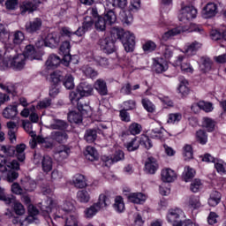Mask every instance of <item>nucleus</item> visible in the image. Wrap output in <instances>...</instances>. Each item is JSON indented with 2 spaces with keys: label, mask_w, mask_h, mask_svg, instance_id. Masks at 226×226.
I'll return each mask as SVG.
<instances>
[{
  "label": "nucleus",
  "mask_w": 226,
  "mask_h": 226,
  "mask_svg": "<svg viewBox=\"0 0 226 226\" xmlns=\"http://www.w3.org/2000/svg\"><path fill=\"white\" fill-rule=\"evenodd\" d=\"M24 59H36V49L34 46L27 45L25 49L24 55H17V51L11 45V50L4 53V56L0 58V69L13 68V70H23L26 66Z\"/></svg>",
  "instance_id": "obj_1"
},
{
  "label": "nucleus",
  "mask_w": 226,
  "mask_h": 226,
  "mask_svg": "<svg viewBox=\"0 0 226 226\" xmlns=\"http://www.w3.org/2000/svg\"><path fill=\"white\" fill-rule=\"evenodd\" d=\"M113 34L117 35L118 40H121L125 51L133 52V49H135V35L133 34L124 32L121 28H114Z\"/></svg>",
  "instance_id": "obj_2"
},
{
  "label": "nucleus",
  "mask_w": 226,
  "mask_h": 226,
  "mask_svg": "<svg viewBox=\"0 0 226 226\" xmlns=\"http://www.w3.org/2000/svg\"><path fill=\"white\" fill-rule=\"evenodd\" d=\"M189 31L190 33H199L200 34H204V28L201 26L191 24L190 27L188 26H178L165 32L162 35V39L165 41L169 40V38H172V36H177V34H181V33H185Z\"/></svg>",
  "instance_id": "obj_3"
},
{
  "label": "nucleus",
  "mask_w": 226,
  "mask_h": 226,
  "mask_svg": "<svg viewBox=\"0 0 226 226\" xmlns=\"http://www.w3.org/2000/svg\"><path fill=\"white\" fill-rule=\"evenodd\" d=\"M197 17V9L192 5H186L181 8L178 20L184 24H188Z\"/></svg>",
  "instance_id": "obj_4"
},
{
  "label": "nucleus",
  "mask_w": 226,
  "mask_h": 226,
  "mask_svg": "<svg viewBox=\"0 0 226 226\" xmlns=\"http://www.w3.org/2000/svg\"><path fill=\"white\" fill-rule=\"evenodd\" d=\"M98 45L105 54H112L116 52V41L110 36L102 37L98 41Z\"/></svg>",
  "instance_id": "obj_5"
},
{
  "label": "nucleus",
  "mask_w": 226,
  "mask_h": 226,
  "mask_svg": "<svg viewBox=\"0 0 226 226\" xmlns=\"http://www.w3.org/2000/svg\"><path fill=\"white\" fill-rule=\"evenodd\" d=\"M80 97L82 96L79 93H78V91H72L70 93L69 95L71 103H72L74 107H77L78 110L82 112L84 110H87V109H89V106L82 104V102H80Z\"/></svg>",
  "instance_id": "obj_6"
},
{
  "label": "nucleus",
  "mask_w": 226,
  "mask_h": 226,
  "mask_svg": "<svg viewBox=\"0 0 226 226\" xmlns=\"http://www.w3.org/2000/svg\"><path fill=\"white\" fill-rule=\"evenodd\" d=\"M181 216H183V210L179 208L170 209L168 213L167 219L170 223L174 226L181 225Z\"/></svg>",
  "instance_id": "obj_7"
},
{
  "label": "nucleus",
  "mask_w": 226,
  "mask_h": 226,
  "mask_svg": "<svg viewBox=\"0 0 226 226\" xmlns=\"http://www.w3.org/2000/svg\"><path fill=\"white\" fill-rule=\"evenodd\" d=\"M218 13V5L215 3H208L202 10V17L204 19H213Z\"/></svg>",
  "instance_id": "obj_8"
},
{
  "label": "nucleus",
  "mask_w": 226,
  "mask_h": 226,
  "mask_svg": "<svg viewBox=\"0 0 226 226\" xmlns=\"http://www.w3.org/2000/svg\"><path fill=\"white\" fill-rule=\"evenodd\" d=\"M40 6L39 0H26L24 1L20 6L21 15H24L26 11L33 13Z\"/></svg>",
  "instance_id": "obj_9"
},
{
  "label": "nucleus",
  "mask_w": 226,
  "mask_h": 226,
  "mask_svg": "<svg viewBox=\"0 0 226 226\" xmlns=\"http://www.w3.org/2000/svg\"><path fill=\"white\" fill-rule=\"evenodd\" d=\"M40 211L33 204L28 205V216L21 222V225H29V223H34L36 222Z\"/></svg>",
  "instance_id": "obj_10"
},
{
  "label": "nucleus",
  "mask_w": 226,
  "mask_h": 226,
  "mask_svg": "<svg viewBox=\"0 0 226 226\" xmlns=\"http://www.w3.org/2000/svg\"><path fill=\"white\" fill-rule=\"evenodd\" d=\"M72 153V150L69 148L66 145H60L56 147L55 151V158L58 162H63V160H66L68 156H70V154Z\"/></svg>",
  "instance_id": "obj_11"
},
{
  "label": "nucleus",
  "mask_w": 226,
  "mask_h": 226,
  "mask_svg": "<svg viewBox=\"0 0 226 226\" xmlns=\"http://www.w3.org/2000/svg\"><path fill=\"white\" fill-rule=\"evenodd\" d=\"M41 19L36 18L34 20L27 22L25 26V29L26 33L33 34L34 33H38V31L41 29Z\"/></svg>",
  "instance_id": "obj_12"
},
{
  "label": "nucleus",
  "mask_w": 226,
  "mask_h": 226,
  "mask_svg": "<svg viewBox=\"0 0 226 226\" xmlns=\"http://www.w3.org/2000/svg\"><path fill=\"white\" fill-rule=\"evenodd\" d=\"M34 188H36V184L34 183L32 184L31 187L25 185L24 189L20 187V185H19V183H13L11 185V192L16 195H24L26 192H33Z\"/></svg>",
  "instance_id": "obj_13"
},
{
  "label": "nucleus",
  "mask_w": 226,
  "mask_h": 226,
  "mask_svg": "<svg viewBox=\"0 0 226 226\" xmlns=\"http://www.w3.org/2000/svg\"><path fill=\"white\" fill-rule=\"evenodd\" d=\"M77 91L80 96H91L94 91L93 85L87 82H81L77 87Z\"/></svg>",
  "instance_id": "obj_14"
},
{
  "label": "nucleus",
  "mask_w": 226,
  "mask_h": 226,
  "mask_svg": "<svg viewBox=\"0 0 226 226\" xmlns=\"http://www.w3.org/2000/svg\"><path fill=\"white\" fill-rule=\"evenodd\" d=\"M161 176L162 181H163V183H173L175 179H177L176 171L169 168L162 170Z\"/></svg>",
  "instance_id": "obj_15"
},
{
  "label": "nucleus",
  "mask_w": 226,
  "mask_h": 226,
  "mask_svg": "<svg viewBox=\"0 0 226 226\" xmlns=\"http://www.w3.org/2000/svg\"><path fill=\"white\" fill-rule=\"evenodd\" d=\"M24 40H26L24 33L20 31H16L12 35V44H5L6 50H11V45H13V47H15V45H20V43H22Z\"/></svg>",
  "instance_id": "obj_16"
},
{
  "label": "nucleus",
  "mask_w": 226,
  "mask_h": 226,
  "mask_svg": "<svg viewBox=\"0 0 226 226\" xmlns=\"http://www.w3.org/2000/svg\"><path fill=\"white\" fill-rule=\"evenodd\" d=\"M94 89L101 94V96H107L109 90L107 88V82L103 79H97L94 83Z\"/></svg>",
  "instance_id": "obj_17"
},
{
  "label": "nucleus",
  "mask_w": 226,
  "mask_h": 226,
  "mask_svg": "<svg viewBox=\"0 0 226 226\" xmlns=\"http://www.w3.org/2000/svg\"><path fill=\"white\" fill-rule=\"evenodd\" d=\"M50 130H60L64 132L68 128V123L64 120L54 118L53 122L49 124Z\"/></svg>",
  "instance_id": "obj_18"
},
{
  "label": "nucleus",
  "mask_w": 226,
  "mask_h": 226,
  "mask_svg": "<svg viewBox=\"0 0 226 226\" xmlns=\"http://www.w3.org/2000/svg\"><path fill=\"white\" fill-rule=\"evenodd\" d=\"M17 114H19V109L15 105L7 106L3 111V116L5 119H13Z\"/></svg>",
  "instance_id": "obj_19"
},
{
  "label": "nucleus",
  "mask_w": 226,
  "mask_h": 226,
  "mask_svg": "<svg viewBox=\"0 0 226 226\" xmlns=\"http://www.w3.org/2000/svg\"><path fill=\"white\" fill-rule=\"evenodd\" d=\"M146 194L141 192H133L128 196V200L130 202H132V204H143V202H146Z\"/></svg>",
  "instance_id": "obj_20"
},
{
  "label": "nucleus",
  "mask_w": 226,
  "mask_h": 226,
  "mask_svg": "<svg viewBox=\"0 0 226 226\" xmlns=\"http://www.w3.org/2000/svg\"><path fill=\"white\" fill-rule=\"evenodd\" d=\"M120 20L125 26H130L133 22V15L130 10H123L119 14Z\"/></svg>",
  "instance_id": "obj_21"
},
{
  "label": "nucleus",
  "mask_w": 226,
  "mask_h": 226,
  "mask_svg": "<svg viewBox=\"0 0 226 226\" xmlns=\"http://www.w3.org/2000/svg\"><path fill=\"white\" fill-rule=\"evenodd\" d=\"M102 160L109 163L121 162V160H124V152H123V150H117L111 158L104 156L102 157Z\"/></svg>",
  "instance_id": "obj_22"
},
{
  "label": "nucleus",
  "mask_w": 226,
  "mask_h": 226,
  "mask_svg": "<svg viewBox=\"0 0 226 226\" xmlns=\"http://www.w3.org/2000/svg\"><path fill=\"white\" fill-rule=\"evenodd\" d=\"M221 200L222 194L218 191H213L210 193V197L208 198V206H211V207H215V206H218V204H220Z\"/></svg>",
  "instance_id": "obj_23"
},
{
  "label": "nucleus",
  "mask_w": 226,
  "mask_h": 226,
  "mask_svg": "<svg viewBox=\"0 0 226 226\" xmlns=\"http://www.w3.org/2000/svg\"><path fill=\"white\" fill-rule=\"evenodd\" d=\"M145 168L148 174H154L158 169V163L156 162V159L154 157H148L147 162L145 164Z\"/></svg>",
  "instance_id": "obj_24"
},
{
  "label": "nucleus",
  "mask_w": 226,
  "mask_h": 226,
  "mask_svg": "<svg viewBox=\"0 0 226 226\" xmlns=\"http://www.w3.org/2000/svg\"><path fill=\"white\" fill-rule=\"evenodd\" d=\"M202 47V43L194 41L191 44H188L185 48V54L188 56H194L197 53V50Z\"/></svg>",
  "instance_id": "obj_25"
},
{
  "label": "nucleus",
  "mask_w": 226,
  "mask_h": 226,
  "mask_svg": "<svg viewBox=\"0 0 226 226\" xmlns=\"http://www.w3.org/2000/svg\"><path fill=\"white\" fill-rule=\"evenodd\" d=\"M54 162L52 161V157L50 155H43L42 162H41V167L43 172H46V174H49L50 170H52V165Z\"/></svg>",
  "instance_id": "obj_26"
},
{
  "label": "nucleus",
  "mask_w": 226,
  "mask_h": 226,
  "mask_svg": "<svg viewBox=\"0 0 226 226\" xmlns=\"http://www.w3.org/2000/svg\"><path fill=\"white\" fill-rule=\"evenodd\" d=\"M94 24L96 31L103 33L107 29V21L103 17H98L94 19Z\"/></svg>",
  "instance_id": "obj_27"
},
{
  "label": "nucleus",
  "mask_w": 226,
  "mask_h": 226,
  "mask_svg": "<svg viewBox=\"0 0 226 226\" xmlns=\"http://www.w3.org/2000/svg\"><path fill=\"white\" fill-rule=\"evenodd\" d=\"M72 183L75 188H86L87 186V182L86 181V177L84 175H76L73 179Z\"/></svg>",
  "instance_id": "obj_28"
},
{
  "label": "nucleus",
  "mask_w": 226,
  "mask_h": 226,
  "mask_svg": "<svg viewBox=\"0 0 226 226\" xmlns=\"http://www.w3.org/2000/svg\"><path fill=\"white\" fill-rule=\"evenodd\" d=\"M26 144L21 143L15 147V154L19 162L26 160Z\"/></svg>",
  "instance_id": "obj_29"
},
{
  "label": "nucleus",
  "mask_w": 226,
  "mask_h": 226,
  "mask_svg": "<svg viewBox=\"0 0 226 226\" xmlns=\"http://www.w3.org/2000/svg\"><path fill=\"white\" fill-rule=\"evenodd\" d=\"M50 138L52 140L61 143L68 140V134L65 132H51Z\"/></svg>",
  "instance_id": "obj_30"
},
{
  "label": "nucleus",
  "mask_w": 226,
  "mask_h": 226,
  "mask_svg": "<svg viewBox=\"0 0 226 226\" xmlns=\"http://www.w3.org/2000/svg\"><path fill=\"white\" fill-rule=\"evenodd\" d=\"M85 156L89 162H94V160H98V152L93 147H87Z\"/></svg>",
  "instance_id": "obj_31"
},
{
  "label": "nucleus",
  "mask_w": 226,
  "mask_h": 226,
  "mask_svg": "<svg viewBox=\"0 0 226 226\" xmlns=\"http://www.w3.org/2000/svg\"><path fill=\"white\" fill-rule=\"evenodd\" d=\"M58 64H61V58L56 55H50L46 61L48 68H57Z\"/></svg>",
  "instance_id": "obj_32"
},
{
  "label": "nucleus",
  "mask_w": 226,
  "mask_h": 226,
  "mask_svg": "<svg viewBox=\"0 0 226 226\" xmlns=\"http://www.w3.org/2000/svg\"><path fill=\"white\" fill-rule=\"evenodd\" d=\"M94 204L97 205V207H99V210L105 209V207H107L108 206H110V199L105 194H101L99 196L98 202Z\"/></svg>",
  "instance_id": "obj_33"
},
{
  "label": "nucleus",
  "mask_w": 226,
  "mask_h": 226,
  "mask_svg": "<svg viewBox=\"0 0 226 226\" xmlns=\"http://www.w3.org/2000/svg\"><path fill=\"white\" fill-rule=\"evenodd\" d=\"M62 82H63V86H64L66 89H73V87H75V79L72 74H66L64 77Z\"/></svg>",
  "instance_id": "obj_34"
},
{
  "label": "nucleus",
  "mask_w": 226,
  "mask_h": 226,
  "mask_svg": "<svg viewBox=\"0 0 226 226\" xmlns=\"http://www.w3.org/2000/svg\"><path fill=\"white\" fill-rule=\"evenodd\" d=\"M98 138V132L94 129H88L87 130L84 139L88 144H93L94 140Z\"/></svg>",
  "instance_id": "obj_35"
},
{
  "label": "nucleus",
  "mask_w": 226,
  "mask_h": 226,
  "mask_svg": "<svg viewBox=\"0 0 226 226\" xmlns=\"http://www.w3.org/2000/svg\"><path fill=\"white\" fill-rule=\"evenodd\" d=\"M77 199L79 202L87 204V202H89L91 200V195L87 190H81L77 192Z\"/></svg>",
  "instance_id": "obj_36"
},
{
  "label": "nucleus",
  "mask_w": 226,
  "mask_h": 226,
  "mask_svg": "<svg viewBox=\"0 0 226 226\" xmlns=\"http://www.w3.org/2000/svg\"><path fill=\"white\" fill-rule=\"evenodd\" d=\"M83 73L88 79H96L98 77V71L89 65L83 67Z\"/></svg>",
  "instance_id": "obj_37"
},
{
  "label": "nucleus",
  "mask_w": 226,
  "mask_h": 226,
  "mask_svg": "<svg viewBox=\"0 0 226 226\" xmlns=\"http://www.w3.org/2000/svg\"><path fill=\"white\" fill-rule=\"evenodd\" d=\"M104 19H105L106 22H109L110 25L116 24V21L117 20L116 12H114L113 10L107 11V8H106V13H105Z\"/></svg>",
  "instance_id": "obj_38"
},
{
  "label": "nucleus",
  "mask_w": 226,
  "mask_h": 226,
  "mask_svg": "<svg viewBox=\"0 0 226 226\" xmlns=\"http://www.w3.org/2000/svg\"><path fill=\"white\" fill-rule=\"evenodd\" d=\"M68 120L70 123H75L76 124H79V123H82V115L75 111H72L68 114Z\"/></svg>",
  "instance_id": "obj_39"
},
{
  "label": "nucleus",
  "mask_w": 226,
  "mask_h": 226,
  "mask_svg": "<svg viewBox=\"0 0 226 226\" xmlns=\"http://www.w3.org/2000/svg\"><path fill=\"white\" fill-rule=\"evenodd\" d=\"M58 42L59 39L57 38V35H56V34H49L45 40L46 47H52Z\"/></svg>",
  "instance_id": "obj_40"
},
{
  "label": "nucleus",
  "mask_w": 226,
  "mask_h": 226,
  "mask_svg": "<svg viewBox=\"0 0 226 226\" xmlns=\"http://www.w3.org/2000/svg\"><path fill=\"white\" fill-rule=\"evenodd\" d=\"M114 208L118 213H123V211H124V201L123 200V197H121V196L116 197Z\"/></svg>",
  "instance_id": "obj_41"
},
{
  "label": "nucleus",
  "mask_w": 226,
  "mask_h": 226,
  "mask_svg": "<svg viewBox=\"0 0 226 226\" xmlns=\"http://www.w3.org/2000/svg\"><path fill=\"white\" fill-rule=\"evenodd\" d=\"M12 203L14 204L13 209L16 215L22 216V215L26 214V208H24V205H22V203L19 201H15L14 199Z\"/></svg>",
  "instance_id": "obj_42"
},
{
  "label": "nucleus",
  "mask_w": 226,
  "mask_h": 226,
  "mask_svg": "<svg viewBox=\"0 0 226 226\" xmlns=\"http://www.w3.org/2000/svg\"><path fill=\"white\" fill-rule=\"evenodd\" d=\"M140 146V141L137 140V138L132 139V141L125 144L127 151H137Z\"/></svg>",
  "instance_id": "obj_43"
},
{
  "label": "nucleus",
  "mask_w": 226,
  "mask_h": 226,
  "mask_svg": "<svg viewBox=\"0 0 226 226\" xmlns=\"http://www.w3.org/2000/svg\"><path fill=\"white\" fill-rule=\"evenodd\" d=\"M38 144H41L45 149H52L53 144L49 140V138H43L41 136L37 137Z\"/></svg>",
  "instance_id": "obj_44"
},
{
  "label": "nucleus",
  "mask_w": 226,
  "mask_h": 226,
  "mask_svg": "<svg viewBox=\"0 0 226 226\" xmlns=\"http://www.w3.org/2000/svg\"><path fill=\"white\" fill-rule=\"evenodd\" d=\"M177 89L182 96H187V94L190 93V88H188V81H181Z\"/></svg>",
  "instance_id": "obj_45"
},
{
  "label": "nucleus",
  "mask_w": 226,
  "mask_h": 226,
  "mask_svg": "<svg viewBox=\"0 0 226 226\" xmlns=\"http://www.w3.org/2000/svg\"><path fill=\"white\" fill-rule=\"evenodd\" d=\"M215 124L213 121V119L209 117H204L203 118V128H206L208 132H214L215 131Z\"/></svg>",
  "instance_id": "obj_46"
},
{
  "label": "nucleus",
  "mask_w": 226,
  "mask_h": 226,
  "mask_svg": "<svg viewBox=\"0 0 226 226\" xmlns=\"http://www.w3.org/2000/svg\"><path fill=\"white\" fill-rule=\"evenodd\" d=\"M188 205L192 209H197L200 207V198L199 196H191L188 200Z\"/></svg>",
  "instance_id": "obj_47"
},
{
  "label": "nucleus",
  "mask_w": 226,
  "mask_h": 226,
  "mask_svg": "<svg viewBox=\"0 0 226 226\" xmlns=\"http://www.w3.org/2000/svg\"><path fill=\"white\" fill-rule=\"evenodd\" d=\"M97 206L98 205H95V203H94L90 207L85 210V215L87 218H93V216H94V215H96V213L100 211V208Z\"/></svg>",
  "instance_id": "obj_48"
},
{
  "label": "nucleus",
  "mask_w": 226,
  "mask_h": 226,
  "mask_svg": "<svg viewBox=\"0 0 226 226\" xmlns=\"http://www.w3.org/2000/svg\"><path fill=\"white\" fill-rule=\"evenodd\" d=\"M128 132L131 133V135H139V133L142 132V125L137 123H132L129 126Z\"/></svg>",
  "instance_id": "obj_49"
},
{
  "label": "nucleus",
  "mask_w": 226,
  "mask_h": 226,
  "mask_svg": "<svg viewBox=\"0 0 226 226\" xmlns=\"http://www.w3.org/2000/svg\"><path fill=\"white\" fill-rule=\"evenodd\" d=\"M181 119H183L181 113H171L169 115L167 123L174 124V123H179Z\"/></svg>",
  "instance_id": "obj_50"
},
{
  "label": "nucleus",
  "mask_w": 226,
  "mask_h": 226,
  "mask_svg": "<svg viewBox=\"0 0 226 226\" xmlns=\"http://www.w3.org/2000/svg\"><path fill=\"white\" fill-rule=\"evenodd\" d=\"M50 77L53 84H59V82H61V80L63 81V79H64L61 71L54 72L53 73H51Z\"/></svg>",
  "instance_id": "obj_51"
},
{
  "label": "nucleus",
  "mask_w": 226,
  "mask_h": 226,
  "mask_svg": "<svg viewBox=\"0 0 226 226\" xmlns=\"http://www.w3.org/2000/svg\"><path fill=\"white\" fill-rule=\"evenodd\" d=\"M196 139L200 144H206L207 142V134H206V132L200 130L196 132Z\"/></svg>",
  "instance_id": "obj_52"
},
{
  "label": "nucleus",
  "mask_w": 226,
  "mask_h": 226,
  "mask_svg": "<svg viewBox=\"0 0 226 226\" xmlns=\"http://www.w3.org/2000/svg\"><path fill=\"white\" fill-rule=\"evenodd\" d=\"M153 70L155 72V73H163V72L167 70V67L163 64V63L155 61L154 63Z\"/></svg>",
  "instance_id": "obj_53"
},
{
  "label": "nucleus",
  "mask_w": 226,
  "mask_h": 226,
  "mask_svg": "<svg viewBox=\"0 0 226 226\" xmlns=\"http://www.w3.org/2000/svg\"><path fill=\"white\" fill-rule=\"evenodd\" d=\"M1 151L5 156H15V147L2 146Z\"/></svg>",
  "instance_id": "obj_54"
},
{
  "label": "nucleus",
  "mask_w": 226,
  "mask_h": 226,
  "mask_svg": "<svg viewBox=\"0 0 226 226\" xmlns=\"http://www.w3.org/2000/svg\"><path fill=\"white\" fill-rule=\"evenodd\" d=\"M184 156L185 160H192L193 158V148L191 145H185L184 147Z\"/></svg>",
  "instance_id": "obj_55"
},
{
  "label": "nucleus",
  "mask_w": 226,
  "mask_h": 226,
  "mask_svg": "<svg viewBox=\"0 0 226 226\" xmlns=\"http://www.w3.org/2000/svg\"><path fill=\"white\" fill-rule=\"evenodd\" d=\"M50 105H52V100L44 99L37 103L36 109H38V110H41L43 109H48V107H50Z\"/></svg>",
  "instance_id": "obj_56"
},
{
  "label": "nucleus",
  "mask_w": 226,
  "mask_h": 226,
  "mask_svg": "<svg viewBox=\"0 0 226 226\" xmlns=\"http://www.w3.org/2000/svg\"><path fill=\"white\" fill-rule=\"evenodd\" d=\"M200 186H202V182H200V179L196 178L191 183L190 190L193 192V193H197V192L200 190Z\"/></svg>",
  "instance_id": "obj_57"
},
{
  "label": "nucleus",
  "mask_w": 226,
  "mask_h": 226,
  "mask_svg": "<svg viewBox=\"0 0 226 226\" xmlns=\"http://www.w3.org/2000/svg\"><path fill=\"white\" fill-rule=\"evenodd\" d=\"M0 200H3L5 204H12L13 197L6 195L4 189L0 187Z\"/></svg>",
  "instance_id": "obj_58"
},
{
  "label": "nucleus",
  "mask_w": 226,
  "mask_h": 226,
  "mask_svg": "<svg viewBox=\"0 0 226 226\" xmlns=\"http://www.w3.org/2000/svg\"><path fill=\"white\" fill-rule=\"evenodd\" d=\"M198 107L205 112H211L213 110V104L211 102H200Z\"/></svg>",
  "instance_id": "obj_59"
},
{
  "label": "nucleus",
  "mask_w": 226,
  "mask_h": 226,
  "mask_svg": "<svg viewBox=\"0 0 226 226\" xmlns=\"http://www.w3.org/2000/svg\"><path fill=\"white\" fill-rule=\"evenodd\" d=\"M201 70H203V72H209V70H211V60L209 58L201 57Z\"/></svg>",
  "instance_id": "obj_60"
},
{
  "label": "nucleus",
  "mask_w": 226,
  "mask_h": 226,
  "mask_svg": "<svg viewBox=\"0 0 226 226\" xmlns=\"http://www.w3.org/2000/svg\"><path fill=\"white\" fill-rule=\"evenodd\" d=\"M142 105L147 112H154V104L151 102V101L147 99H143L142 100Z\"/></svg>",
  "instance_id": "obj_61"
},
{
  "label": "nucleus",
  "mask_w": 226,
  "mask_h": 226,
  "mask_svg": "<svg viewBox=\"0 0 226 226\" xmlns=\"http://www.w3.org/2000/svg\"><path fill=\"white\" fill-rule=\"evenodd\" d=\"M5 7L6 10H17L19 8V0H6Z\"/></svg>",
  "instance_id": "obj_62"
},
{
  "label": "nucleus",
  "mask_w": 226,
  "mask_h": 226,
  "mask_svg": "<svg viewBox=\"0 0 226 226\" xmlns=\"http://www.w3.org/2000/svg\"><path fill=\"white\" fill-rule=\"evenodd\" d=\"M70 49H72V46L70 45V41H65L60 46V52L61 54H69Z\"/></svg>",
  "instance_id": "obj_63"
},
{
  "label": "nucleus",
  "mask_w": 226,
  "mask_h": 226,
  "mask_svg": "<svg viewBox=\"0 0 226 226\" xmlns=\"http://www.w3.org/2000/svg\"><path fill=\"white\" fill-rule=\"evenodd\" d=\"M65 226H79L77 222V217L75 215H70L66 218Z\"/></svg>",
  "instance_id": "obj_64"
}]
</instances>
